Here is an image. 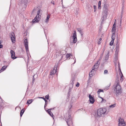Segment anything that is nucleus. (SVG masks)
<instances>
[{
    "mask_svg": "<svg viewBox=\"0 0 126 126\" xmlns=\"http://www.w3.org/2000/svg\"><path fill=\"white\" fill-rule=\"evenodd\" d=\"M108 112H107V109L105 108H101L97 110V115L98 116H102L104 114H106Z\"/></svg>",
    "mask_w": 126,
    "mask_h": 126,
    "instance_id": "1",
    "label": "nucleus"
},
{
    "mask_svg": "<svg viewBox=\"0 0 126 126\" xmlns=\"http://www.w3.org/2000/svg\"><path fill=\"white\" fill-rule=\"evenodd\" d=\"M114 90L116 91V95L117 96H118L121 94V86L119 84V82L117 83Z\"/></svg>",
    "mask_w": 126,
    "mask_h": 126,
    "instance_id": "2",
    "label": "nucleus"
},
{
    "mask_svg": "<svg viewBox=\"0 0 126 126\" xmlns=\"http://www.w3.org/2000/svg\"><path fill=\"white\" fill-rule=\"evenodd\" d=\"M24 46L26 50L27 53L29 51L28 48V42L27 38L25 39H24Z\"/></svg>",
    "mask_w": 126,
    "mask_h": 126,
    "instance_id": "3",
    "label": "nucleus"
},
{
    "mask_svg": "<svg viewBox=\"0 0 126 126\" xmlns=\"http://www.w3.org/2000/svg\"><path fill=\"white\" fill-rule=\"evenodd\" d=\"M126 125L124 119L120 118L119 119L118 126H124Z\"/></svg>",
    "mask_w": 126,
    "mask_h": 126,
    "instance_id": "4",
    "label": "nucleus"
},
{
    "mask_svg": "<svg viewBox=\"0 0 126 126\" xmlns=\"http://www.w3.org/2000/svg\"><path fill=\"white\" fill-rule=\"evenodd\" d=\"M10 37L11 38L12 42L14 43L15 41V37L14 33L13 32H11L10 34Z\"/></svg>",
    "mask_w": 126,
    "mask_h": 126,
    "instance_id": "5",
    "label": "nucleus"
},
{
    "mask_svg": "<svg viewBox=\"0 0 126 126\" xmlns=\"http://www.w3.org/2000/svg\"><path fill=\"white\" fill-rule=\"evenodd\" d=\"M70 116H69V118H68L67 121H66V122L68 126H70V125H72L73 124L72 122L71 118H70Z\"/></svg>",
    "mask_w": 126,
    "mask_h": 126,
    "instance_id": "6",
    "label": "nucleus"
},
{
    "mask_svg": "<svg viewBox=\"0 0 126 126\" xmlns=\"http://www.w3.org/2000/svg\"><path fill=\"white\" fill-rule=\"evenodd\" d=\"M41 16H36L32 20V22L34 23L38 22L40 20Z\"/></svg>",
    "mask_w": 126,
    "mask_h": 126,
    "instance_id": "7",
    "label": "nucleus"
},
{
    "mask_svg": "<svg viewBox=\"0 0 126 126\" xmlns=\"http://www.w3.org/2000/svg\"><path fill=\"white\" fill-rule=\"evenodd\" d=\"M89 98L90 103L91 104H93L95 101L94 97L91 95L89 94Z\"/></svg>",
    "mask_w": 126,
    "mask_h": 126,
    "instance_id": "8",
    "label": "nucleus"
},
{
    "mask_svg": "<svg viewBox=\"0 0 126 126\" xmlns=\"http://www.w3.org/2000/svg\"><path fill=\"white\" fill-rule=\"evenodd\" d=\"M57 67V66L55 65L54 69L52 70L51 71L50 73V75H54L56 73L57 71L56 70Z\"/></svg>",
    "mask_w": 126,
    "mask_h": 126,
    "instance_id": "9",
    "label": "nucleus"
},
{
    "mask_svg": "<svg viewBox=\"0 0 126 126\" xmlns=\"http://www.w3.org/2000/svg\"><path fill=\"white\" fill-rule=\"evenodd\" d=\"M10 53L11 54L12 58L13 59H15L17 58V57L15 56V52L14 51L12 50H11L10 51Z\"/></svg>",
    "mask_w": 126,
    "mask_h": 126,
    "instance_id": "10",
    "label": "nucleus"
},
{
    "mask_svg": "<svg viewBox=\"0 0 126 126\" xmlns=\"http://www.w3.org/2000/svg\"><path fill=\"white\" fill-rule=\"evenodd\" d=\"M28 1V0H22L21 1V4H23L24 7L25 8L27 6L26 4Z\"/></svg>",
    "mask_w": 126,
    "mask_h": 126,
    "instance_id": "11",
    "label": "nucleus"
},
{
    "mask_svg": "<svg viewBox=\"0 0 126 126\" xmlns=\"http://www.w3.org/2000/svg\"><path fill=\"white\" fill-rule=\"evenodd\" d=\"M38 98H43V99L45 101V104L44 106V108L45 110L46 108L45 107L47 106V103L48 102L47 101L46 99V98L43 97H39Z\"/></svg>",
    "mask_w": 126,
    "mask_h": 126,
    "instance_id": "12",
    "label": "nucleus"
},
{
    "mask_svg": "<svg viewBox=\"0 0 126 126\" xmlns=\"http://www.w3.org/2000/svg\"><path fill=\"white\" fill-rule=\"evenodd\" d=\"M95 70H94V69H92L91 71L89 73V75L90 77H91L93 76L94 74L92 72H94Z\"/></svg>",
    "mask_w": 126,
    "mask_h": 126,
    "instance_id": "13",
    "label": "nucleus"
},
{
    "mask_svg": "<svg viewBox=\"0 0 126 126\" xmlns=\"http://www.w3.org/2000/svg\"><path fill=\"white\" fill-rule=\"evenodd\" d=\"M108 9H104L103 13L104 14V16H106L108 15Z\"/></svg>",
    "mask_w": 126,
    "mask_h": 126,
    "instance_id": "14",
    "label": "nucleus"
},
{
    "mask_svg": "<svg viewBox=\"0 0 126 126\" xmlns=\"http://www.w3.org/2000/svg\"><path fill=\"white\" fill-rule=\"evenodd\" d=\"M119 72H120V73H121L122 76L121 77V79H120V80L121 81V82H122L123 80V79L122 78L123 77V75L121 72V70L120 69V68H119Z\"/></svg>",
    "mask_w": 126,
    "mask_h": 126,
    "instance_id": "15",
    "label": "nucleus"
},
{
    "mask_svg": "<svg viewBox=\"0 0 126 126\" xmlns=\"http://www.w3.org/2000/svg\"><path fill=\"white\" fill-rule=\"evenodd\" d=\"M42 11L39 9L37 12V14L36 16H41L42 15Z\"/></svg>",
    "mask_w": 126,
    "mask_h": 126,
    "instance_id": "16",
    "label": "nucleus"
},
{
    "mask_svg": "<svg viewBox=\"0 0 126 126\" xmlns=\"http://www.w3.org/2000/svg\"><path fill=\"white\" fill-rule=\"evenodd\" d=\"M116 47L115 48L116 49V53H118L119 50V46L118 43H117L116 44Z\"/></svg>",
    "mask_w": 126,
    "mask_h": 126,
    "instance_id": "17",
    "label": "nucleus"
},
{
    "mask_svg": "<svg viewBox=\"0 0 126 126\" xmlns=\"http://www.w3.org/2000/svg\"><path fill=\"white\" fill-rule=\"evenodd\" d=\"M7 66H3L0 70V73L4 70L7 67Z\"/></svg>",
    "mask_w": 126,
    "mask_h": 126,
    "instance_id": "18",
    "label": "nucleus"
},
{
    "mask_svg": "<svg viewBox=\"0 0 126 126\" xmlns=\"http://www.w3.org/2000/svg\"><path fill=\"white\" fill-rule=\"evenodd\" d=\"M47 112L48 114L51 117H52L53 116V114L51 112L50 110H45Z\"/></svg>",
    "mask_w": 126,
    "mask_h": 126,
    "instance_id": "19",
    "label": "nucleus"
},
{
    "mask_svg": "<svg viewBox=\"0 0 126 126\" xmlns=\"http://www.w3.org/2000/svg\"><path fill=\"white\" fill-rule=\"evenodd\" d=\"M115 22L114 23V24L113 25V27H112V31L114 32L116 30V26L115 25Z\"/></svg>",
    "mask_w": 126,
    "mask_h": 126,
    "instance_id": "20",
    "label": "nucleus"
},
{
    "mask_svg": "<svg viewBox=\"0 0 126 126\" xmlns=\"http://www.w3.org/2000/svg\"><path fill=\"white\" fill-rule=\"evenodd\" d=\"M73 43L74 44L75 43L77 42V37H73Z\"/></svg>",
    "mask_w": 126,
    "mask_h": 126,
    "instance_id": "21",
    "label": "nucleus"
},
{
    "mask_svg": "<svg viewBox=\"0 0 126 126\" xmlns=\"http://www.w3.org/2000/svg\"><path fill=\"white\" fill-rule=\"evenodd\" d=\"M98 65L95 64L94 65L93 68V69H94V70H95V69H97L98 67Z\"/></svg>",
    "mask_w": 126,
    "mask_h": 126,
    "instance_id": "22",
    "label": "nucleus"
},
{
    "mask_svg": "<svg viewBox=\"0 0 126 126\" xmlns=\"http://www.w3.org/2000/svg\"><path fill=\"white\" fill-rule=\"evenodd\" d=\"M115 34L114 33L112 34L111 36L112 40L114 41L115 39Z\"/></svg>",
    "mask_w": 126,
    "mask_h": 126,
    "instance_id": "23",
    "label": "nucleus"
},
{
    "mask_svg": "<svg viewBox=\"0 0 126 126\" xmlns=\"http://www.w3.org/2000/svg\"><path fill=\"white\" fill-rule=\"evenodd\" d=\"M75 80V79L74 78L71 79L70 81V84L73 85L74 84V81Z\"/></svg>",
    "mask_w": 126,
    "mask_h": 126,
    "instance_id": "24",
    "label": "nucleus"
},
{
    "mask_svg": "<svg viewBox=\"0 0 126 126\" xmlns=\"http://www.w3.org/2000/svg\"><path fill=\"white\" fill-rule=\"evenodd\" d=\"M106 18V16H102L101 18L102 22H103Z\"/></svg>",
    "mask_w": 126,
    "mask_h": 126,
    "instance_id": "25",
    "label": "nucleus"
},
{
    "mask_svg": "<svg viewBox=\"0 0 126 126\" xmlns=\"http://www.w3.org/2000/svg\"><path fill=\"white\" fill-rule=\"evenodd\" d=\"M33 101V100L32 99L28 100L27 101V103L30 104L32 103Z\"/></svg>",
    "mask_w": 126,
    "mask_h": 126,
    "instance_id": "26",
    "label": "nucleus"
},
{
    "mask_svg": "<svg viewBox=\"0 0 126 126\" xmlns=\"http://www.w3.org/2000/svg\"><path fill=\"white\" fill-rule=\"evenodd\" d=\"M24 111L25 110L23 109L21 110L20 112V116L21 117H22Z\"/></svg>",
    "mask_w": 126,
    "mask_h": 126,
    "instance_id": "27",
    "label": "nucleus"
},
{
    "mask_svg": "<svg viewBox=\"0 0 126 126\" xmlns=\"http://www.w3.org/2000/svg\"><path fill=\"white\" fill-rule=\"evenodd\" d=\"M50 16H47L46 19L45 20V22L47 23L48 22Z\"/></svg>",
    "mask_w": 126,
    "mask_h": 126,
    "instance_id": "28",
    "label": "nucleus"
},
{
    "mask_svg": "<svg viewBox=\"0 0 126 126\" xmlns=\"http://www.w3.org/2000/svg\"><path fill=\"white\" fill-rule=\"evenodd\" d=\"M73 37H77L76 32V31H74L73 33Z\"/></svg>",
    "mask_w": 126,
    "mask_h": 126,
    "instance_id": "29",
    "label": "nucleus"
},
{
    "mask_svg": "<svg viewBox=\"0 0 126 126\" xmlns=\"http://www.w3.org/2000/svg\"><path fill=\"white\" fill-rule=\"evenodd\" d=\"M104 9H108L107 5L106 4H104Z\"/></svg>",
    "mask_w": 126,
    "mask_h": 126,
    "instance_id": "30",
    "label": "nucleus"
},
{
    "mask_svg": "<svg viewBox=\"0 0 126 126\" xmlns=\"http://www.w3.org/2000/svg\"><path fill=\"white\" fill-rule=\"evenodd\" d=\"M109 53H108V54L107 55H106L105 57V60H108L109 58Z\"/></svg>",
    "mask_w": 126,
    "mask_h": 126,
    "instance_id": "31",
    "label": "nucleus"
},
{
    "mask_svg": "<svg viewBox=\"0 0 126 126\" xmlns=\"http://www.w3.org/2000/svg\"><path fill=\"white\" fill-rule=\"evenodd\" d=\"M104 92L103 90H101L100 89H99L98 90V91L97 92V93L98 94H99L100 92Z\"/></svg>",
    "mask_w": 126,
    "mask_h": 126,
    "instance_id": "32",
    "label": "nucleus"
},
{
    "mask_svg": "<svg viewBox=\"0 0 126 126\" xmlns=\"http://www.w3.org/2000/svg\"><path fill=\"white\" fill-rule=\"evenodd\" d=\"M71 55V54H67L66 55V57L67 58H69Z\"/></svg>",
    "mask_w": 126,
    "mask_h": 126,
    "instance_id": "33",
    "label": "nucleus"
},
{
    "mask_svg": "<svg viewBox=\"0 0 126 126\" xmlns=\"http://www.w3.org/2000/svg\"><path fill=\"white\" fill-rule=\"evenodd\" d=\"M71 89L72 88H69V90H68V94L69 95H69L70 94V92L71 91Z\"/></svg>",
    "mask_w": 126,
    "mask_h": 126,
    "instance_id": "34",
    "label": "nucleus"
},
{
    "mask_svg": "<svg viewBox=\"0 0 126 126\" xmlns=\"http://www.w3.org/2000/svg\"><path fill=\"white\" fill-rule=\"evenodd\" d=\"M114 41V40H111V41L110 43V46H111L112 45H113V43Z\"/></svg>",
    "mask_w": 126,
    "mask_h": 126,
    "instance_id": "35",
    "label": "nucleus"
},
{
    "mask_svg": "<svg viewBox=\"0 0 126 126\" xmlns=\"http://www.w3.org/2000/svg\"><path fill=\"white\" fill-rule=\"evenodd\" d=\"M100 98H101L102 99V102H106V100L105 99H104L103 98L101 97H100Z\"/></svg>",
    "mask_w": 126,
    "mask_h": 126,
    "instance_id": "36",
    "label": "nucleus"
},
{
    "mask_svg": "<svg viewBox=\"0 0 126 126\" xmlns=\"http://www.w3.org/2000/svg\"><path fill=\"white\" fill-rule=\"evenodd\" d=\"M49 95L48 94L45 96V98H46V99H47V100H48L49 99Z\"/></svg>",
    "mask_w": 126,
    "mask_h": 126,
    "instance_id": "37",
    "label": "nucleus"
},
{
    "mask_svg": "<svg viewBox=\"0 0 126 126\" xmlns=\"http://www.w3.org/2000/svg\"><path fill=\"white\" fill-rule=\"evenodd\" d=\"M115 107V104H113L112 105H110L109 106V107L110 108H114Z\"/></svg>",
    "mask_w": 126,
    "mask_h": 126,
    "instance_id": "38",
    "label": "nucleus"
},
{
    "mask_svg": "<svg viewBox=\"0 0 126 126\" xmlns=\"http://www.w3.org/2000/svg\"><path fill=\"white\" fill-rule=\"evenodd\" d=\"M69 85V88L72 89L73 88V85H72L70 84Z\"/></svg>",
    "mask_w": 126,
    "mask_h": 126,
    "instance_id": "39",
    "label": "nucleus"
},
{
    "mask_svg": "<svg viewBox=\"0 0 126 126\" xmlns=\"http://www.w3.org/2000/svg\"><path fill=\"white\" fill-rule=\"evenodd\" d=\"M77 29L78 30V31L80 33L81 32V30L80 28H79Z\"/></svg>",
    "mask_w": 126,
    "mask_h": 126,
    "instance_id": "40",
    "label": "nucleus"
},
{
    "mask_svg": "<svg viewBox=\"0 0 126 126\" xmlns=\"http://www.w3.org/2000/svg\"><path fill=\"white\" fill-rule=\"evenodd\" d=\"M108 72V71L107 70H105L104 71V74H106Z\"/></svg>",
    "mask_w": 126,
    "mask_h": 126,
    "instance_id": "41",
    "label": "nucleus"
},
{
    "mask_svg": "<svg viewBox=\"0 0 126 126\" xmlns=\"http://www.w3.org/2000/svg\"><path fill=\"white\" fill-rule=\"evenodd\" d=\"M94 11H96V6L95 5H94Z\"/></svg>",
    "mask_w": 126,
    "mask_h": 126,
    "instance_id": "42",
    "label": "nucleus"
},
{
    "mask_svg": "<svg viewBox=\"0 0 126 126\" xmlns=\"http://www.w3.org/2000/svg\"><path fill=\"white\" fill-rule=\"evenodd\" d=\"M79 84L78 82H77V83L76 85V86L77 87H79Z\"/></svg>",
    "mask_w": 126,
    "mask_h": 126,
    "instance_id": "43",
    "label": "nucleus"
},
{
    "mask_svg": "<svg viewBox=\"0 0 126 126\" xmlns=\"http://www.w3.org/2000/svg\"><path fill=\"white\" fill-rule=\"evenodd\" d=\"M34 75H33V76L32 82V83H33V82L35 80V78H34Z\"/></svg>",
    "mask_w": 126,
    "mask_h": 126,
    "instance_id": "44",
    "label": "nucleus"
},
{
    "mask_svg": "<svg viewBox=\"0 0 126 126\" xmlns=\"http://www.w3.org/2000/svg\"><path fill=\"white\" fill-rule=\"evenodd\" d=\"M118 68H120V64L119 63V62L118 61Z\"/></svg>",
    "mask_w": 126,
    "mask_h": 126,
    "instance_id": "45",
    "label": "nucleus"
},
{
    "mask_svg": "<svg viewBox=\"0 0 126 126\" xmlns=\"http://www.w3.org/2000/svg\"><path fill=\"white\" fill-rule=\"evenodd\" d=\"M101 8V5L98 4V8L100 9Z\"/></svg>",
    "mask_w": 126,
    "mask_h": 126,
    "instance_id": "46",
    "label": "nucleus"
},
{
    "mask_svg": "<svg viewBox=\"0 0 126 126\" xmlns=\"http://www.w3.org/2000/svg\"><path fill=\"white\" fill-rule=\"evenodd\" d=\"M122 21V17H121V18L120 19V23L121 24V23Z\"/></svg>",
    "mask_w": 126,
    "mask_h": 126,
    "instance_id": "47",
    "label": "nucleus"
},
{
    "mask_svg": "<svg viewBox=\"0 0 126 126\" xmlns=\"http://www.w3.org/2000/svg\"><path fill=\"white\" fill-rule=\"evenodd\" d=\"M96 64H97V65H99V64H100V63L99 62H98V61H97V63H96Z\"/></svg>",
    "mask_w": 126,
    "mask_h": 126,
    "instance_id": "48",
    "label": "nucleus"
},
{
    "mask_svg": "<svg viewBox=\"0 0 126 126\" xmlns=\"http://www.w3.org/2000/svg\"><path fill=\"white\" fill-rule=\"evenodd\" d=\"M54 1H52L51 2V3L52 4H53L54 5Z\"/></svg>",
    "mask_w": 126,
    "mask_h": 126,
    "instance_id": "49",
    "label": "nucleus"
},
{
    "mask_svg": "<svg viewBox=\"0 0 126 126\" xmlns=\"http://www.w3.org/2000/svg\"><path fill=\"white\" fill-rule=\"evenodd\" d=\"M54 109V108H51V109H50L48 110H49L50 111L51 110H52Z\"/></svg>",
    "mask_w": 126,
    "mask_h": 126,
    "instance_id": "50",
    "label": "nucleus"
},
{
    "mask_svg": "<svg viewBox=\"0 0 126 126\" xmlns=\"http://www.w3.org/2000/svg\"><path fill=\"white\" fill-rule=\"evenodd\" d=\"M101 1H99L98 2V4H101Z\"/></svg>",
    "mask_w": 126,
    "mask_h": 126,
    "instance_id": "51",
    "label": "nucleus"
},
{
    "mask_svg": "<svg viewBox=\"0 0 126 126\" xmlns=\"http://www.w3.org/2000/svg\"><path fill=\"white\" fill-rule=\"evenodd\" d=\"M101 40H102V39L101 38H100L99 40V41H98V42H99V43H100V41H101Z\"/></svg>",
    "mask_w": 126,
    "mask_h": 126,
    "instance_id": "52",
    "label": "nucleus"
},
{
    "mask_svg": "<svg viewBox=\"0 0 126 126\" xmlns=\"http://www.w3.org/2000/svg\"><path fill=\"white\" fill-rule=\"evenodd\" d=\"M3 47V45H2L0 44V48H2Z\"/></svg>",
    "mask_w": 126,
    "mask_h": 126,
    "instance_id": "53",
    "label": "nucleus"
},
{
    "mask_svg": "<svg viewBox=\"0 0 126 126\" xmlns=\"http://www.w3.org/2000/svg\"><path fill=\"white\" fill-rule=\"evenodd\" d=\"M114 63H115V65L116 66L117 65V63H116V61H115H115H114Z\"/></svg>",
    "mask_w": 126,
    "mask_h": 126,
    "instance_id": "54",
    "label": "nucleus"
},
{
    "mask_svg": "<svg viewBox=\"0 0 126 126\" xmlns=\"http://www.w3.org/2000/svg\"><path fill=\"white\" fill-rule=\"evenodd\" d=\"M80 33V34H81V36H82V35H83V32H81Z\"/></svg>",
    "mask_w": 126,
    "mask_h": 126,
    "instance_id": "55",
    "label": "nucleus"
},
{
    "mask_svg": "<svg viewBox=\"0 0 126 126\" xmlns=\"http://www.w3.org/2000/svg\"><path fill=\"white\" fill-rule=\"evenodd\" d=\"M123 7H122V12H121L122 15V13L123 12Z\"/></svg>",
    "mask_w": 126,
    "mask_h": 126,
    "instance_id": "56",
    "label": "nucleus"
},
{
    "mask_svg": "<svg viewBox=\"0 0 126 126\" xmlns=\"http://www.w3.org/2000/svg\"><path fill=\"white\" fill-rule=\"evenodd\" d=\"M76 12H77V13H76V15H78V13H77V11Z\"/></svg>",
    "mask_w": 126,
    "mask_h": 126,
    "instance_id": "57",
    "label": "nucleus"
},
{
    "mask_svg": "<svg viewBox=\"0 0 126 126\" xmlns=\"http://www.w3.org/2000/svg\"><path fill=\"white\" fill-rule=\"evenodd\" d=\"M103 56V54H102V55H101V56H100V58H102V57Z\"/></svg>",
    "mask_w": 126,
    "mask_h": 126,
    "instance_id": "58",
    "label": "nucleus"
},
{
    "mask_svg": "<svg viewBox=\"0 0 126 126\" xmlns=\"http://www.w3.org/2000/svg\"><path fill=\"white\" fill-rule=\"evenodd\" d=\"M35 10V9H34L32 11L33 13V12Z\"/></svg>",
    "mask_w": 126,
    "mask_h": 126,
    "instance_id": "59",
    "label": "nucleus"
},
{
    "mask_svg": "<svg viewBox=\"0 0 126 126\" xmlns=\"http://www.w3.org/2000/svg\"><path fill=\"white\" fill-rule=\"evenodd\" d=\"M76 62V59H75V61H74V63H75Z\"/></svg>",
    "mask_w": 126,
    "mask_h": 126,
    "instance_id": "60",
    "label": "nucleus"
},
{
    "mask_svg": "<svg viewBox=\"0 0 126 126\" xmlns=\"http://www.w3.org/2000/svg\"><path fill=\"white\" fill-rule=\"evenodd\" d=\"M1 43V40L0 41V44Z\"/></svg>",
    "mask_w": 126,
    "mask_h": 126,
    "instance_id": "61",
    "label": "nucleus"
},
{
    "mask_svg": "<svg viewBox=\"0 0 126 126\" xmlns=\"http://www.w3.org/2000/svg\"><path fill=\"white\" fill-rule=\"evenodd\" d=\"M72 107V105H71V107L70 108H69V110H70V109H71V108Z\"/></svg>",
    "mask_w": 126,
    "mask_h": 126,
    "instance_id": "62",
    "label": "nucleus"
},
{
    "mask_svg": "<svg viewBox=\"0 0 126 126\" xmlns=\"http://www.w3.org/2000/svg\"><path fill=\"white\" fill-rule=\"evenodd\" d=\"M117 81H118V80H118V79H117Z\"/></svg>",
    "mask_w": 126,
    "mask_h": 126,
    "instance_id": "63",
    "label": "nucleus"
},
{
    "mask_svg": "<svg viewBox=\"0 0 126 126\" xmlns=\"http://www.w3.org/2000/svg\"><path fill=\"white\" fill-rule=\"evenodd\" d=\"M0 98L1 99V97H0Z\"/></svg>",
    "mask_w": 126,
    "mask_h": 126,
    "instance_id": "64",
    "label": "nucleus"
}]
</instances>
